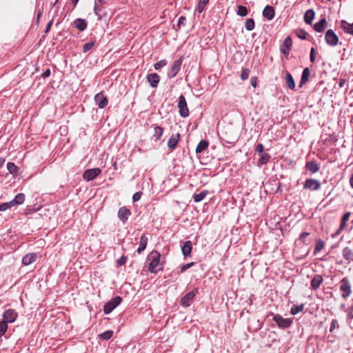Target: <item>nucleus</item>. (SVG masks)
Wrapping results in <instances>:
<instances>
[{
	"instance_id": "f257e3e1",
	"label": "nucleus",
	"mask_w": 353,
	"mask_h": 353,
	"mask_svg": "<svg viewBox=\"0 0 353 353\" xmlns=\"http://www.w3.org/2000/svg\"><path fill=\"white\" fill-rule=\"evenodd\" d=\"M150 261L148 270L152 273H157L163 270V263L161 262V254L157 250H152L148 256Z\"/></svg>"
},
{
	"instance_id": "f03ea898",
	"label": "nucleus",
	"mask_w": 353,
	"mask_h": 353,
	"mask_svg": "<svg viewBox=\"0 0 353 353\" xmlns=\"http://www.w3.org/2000/svg\"><path fill=\"white\" fill-rule=\"evenodd\" d=\"M25 201V195L23 193L17 194L14 199L9 202L0 204V211L3 212L17 205L22 204Z\"/></svg>"
},
{
	"instance_id": "7ed1b4c3",
	"label": "nucleus",
	"mask_w": 353,
	"mask_h": 353,
	"mask_svg": "<svg viewBox=\"0 0 353 353\" xmlns=\"http://www.w3.org/2000/svg\"><path fill=\"white\" fill-rule=\"evenodd\" d=\"M223 139L228 143H234L238 140V136L232 127H228L222 132Z\"/></svg>"
},
{
	"instance_id": "20e7f679",
	"label": "nucleus",
	"mask_w": 353,
	"mask_h": 353,
	"mask_svg": "<svg viewBox=\"0 0 353 353\" xmlns=\"http://www.w3.org/2000/svg\"><path fill=\"white\" fill-rule=\"evenodd\" d=\"M122 301V298L117 296L108 303H106L103 307V312L105 314H110L115 307H117Z\"/></svg>"
},
{
	"instance_id": "39448f33",
	"label": "nucleus",
	"mask_w": 353,
	"mask_h": 353,
	"mask_svg": "<svg viewBox=\"0 0 353 353\" xmlns=\"http://www.w3.org/2000/svg\"><path fill=\"white\" fill-rule=\"evenodd\" d=\"M273 321L276 325L282 329H286L291 326L292 320L290 318H283L280 314H275L273 317Z\"/></svg>"
},
{
	"instance_id": "423d86ee",
	"label": "nucleus",
	"mask_w": 353,
	"mask_h": 353,
	"mask_svg": "<svg viewBox=\"0 0 353 353\" xmlns=\"http://www.w3.org/2000/svg\"><path fill=\"white\" fill-rule=\"evenodd\" d=\"M177 107L179 110V114L182 117H187L189 115V110L185 97L181 94L179 97Z\"/></svg>"
},
{
	"instance_id": "0eeeda50",
	"label": "nucleus",
	"mask_w": 353,
	"mask_h": 353,
	"mask_svg": "<svg viewBox=\"0 0 353 353\" xmlns=\"http://www.w3.org/2000/svg\"><path fill=\"white\" fill-rule=\"evenodd\" d=\"M340 290L342 292V297L346 299L352 293L351 284L347 277H344L341 281Z\"/></svg>"
},
{
	"instance_id": "6e6552de",
	"label": "nucleus",
	"mask_w": 353,
	"mask_h": 353,
	"mask_svg": "<svg viewBox=\"0 0 353 353\" xmlns=\"http://www.w3.org/2000/svg\"><path fill=\"white\" fill-rule=\"evenodd\" d=\"M101 173V170L99 168H92V169H88L84 171L83 174V178L90 181L91 180L94 179L96 177H97Z\"/></svg>"
},
{
	"instance_id": "1a4fd4ad",
	"label": "nucleus",
	"mask_w": 353,
	"mask_h": 353,
	"mask_svg": "<svg viewBox=\"0 0 353 353\" xmlns=\"http://www.w3.org/2000/svg\"><path fill=\"white\" fill-rule=\"evenodd\" d=\"M325 39L327 45L335 46L338 44L339 37L332 30H328L325 35Z\"/></svg>"
},
{
	"instance_id": "9d476101",
	"label": "nucleus",
	"mask_w": 353,
	"mask_h": 353,
	"mask_svg": "<svg viewBox=\"0 0 353 353\" xmlns=\"http://www.w3.org/2000/svg\"><path fill=\"white\" fill-rule=\"evenodd\" d=\"M321 188L319 181L314 179H307L303 184V188L310 190H318Z\"/></svg>"
},
{
	"instance_id": "9b49d317",
	"label": "nucleus",
	"mask_w": 353,
	"mask_h": 353,
	"mask_svg": "<svg viewBox=\"0 0 353 353\" xmlns=\"http://www.w3.org/2000/svg\"><path fill=\"white\" fill-rule=\"evenodd\" d=\"M197 293V290H196V292L191 291L188 293H187L184 296H183L181 299V304L184 307H189L192 303L193 302V300Z\"/></svg>"
},
{
	"instance_id": "f8f14e48",
	"label": "nucleus",
	"mask_w": 353,
	"mask_h": 353,
	"mask_svg": "<svg viewBox=\"0 0 353 353\" xmlns=\"http://www.w3.org/2000/svg\"><path fill=\"white\" fill-rule=\"evenodd\" d=\"M292 45V41L290 37H287L280 46V51L282 54L288 56Z\"/></svg>"
},
{
	"instance_id": "ddd939ff",
	"label": "nucleus",
	"mask_w": 353,
	"mask_h": 353,
	"mask_svg": "<svg viewBox=\"0 0 353 353\" xmlns=\"http://www.w3.org/2000/svg\"><path fill=\"white\" fill-rule=\"evenodd\" d=\"M182 61H183L181 57L174 61L171 67V69L168 73V76L170 78H173L178 74L181 69Z\"/></svg>"
},
{
	"instance_id": "4468645a",
	"label": "nucleus",
	"mask_w": 353,
	"mask_h": 353,
	"mask_svg": "<svg viewBox=\"0 0 353 353\" xmlns=\"http://www.w3.org/2000/svg\"><path fill=\"white\" fill-rule=\"evenodd\" d=\"M17 317V313L14 310L9 309L6 310L3 314V321L6 323H13Z\"/></svg>"
},
{
	"instance_id": "2eb2a0df",
	"label": "nucleus",
	"mask_w": 353,
	"mask_h": 353,
	"mask_svg": "<svg viewBox=\"0 0 353 353\" xmlns=\"http://www.w3.org/2000/svg\"><path fill=\"white\" fill-rule=\"evenodd\" d=\"M94 101L99 108H104L108 103L107 97L102 92H99L94 96Z\"/></svg>"
},
{
	"instance_id": "dca6fc26",
	"label": "nucleus",
	"mask_w": 353,
	"mask_h": 353,
	"mask_svg": "<svg viewBox=\"0 0 353 353\" xmlns=\"http://www.w3.org/2000/svg\"><path fill=\"white\" fill-rule=\"evenodd\" d=\"M131 215L130 210L125 206H123L119 208L118 211V217L122 221L123 223H125L128 219V217Z\"/></svg>"
},
{
	"instance_id": "f3484780",
	"label": "nucleus",
	"mask_w": 353,
	"mask_h": 353,
	"mask_svg": "<svg viewBox=\"0 0 353 353\" xmlns=\"http://www.w3.org/2000/svg\"><path fill=\"white\" fill-rule=\"evenodd\" d=\"M146 79L152 88H157L160 81V77L157 73H151L147 75Z\"/></svg>"
},
{
	"instance_id": "a211bd4d",
	"label": "nucleus",
	"mask_w": 353,
	"mask_h": 353,
	"mask_svg": "<svg viewBox=\"0 0 353 353\" xmlns=\"http://www.w3.org/2000/svg\"><path fill=\"white\" fill-rule=\"evenodd\" d=\"M180 137L181 136H180L179 133L172 134L170 137V138L168 139V146L170 150H174L176 148L177 143L180 139Z\"/></svg>"
},
{
	"instance_id": "6ab92c4d",
	"label": "nucleus",
	"mask_w": 353,
	"mask_h": 353,
	"mask_svg": "<svg viewBox=\"0 0 353 353\" xmlns=\"http://www.w3.org/2000/svg\"><path fill=\"white\" fill-rule=\"evenodd\" d=\"M192 250V244L190 241H185L181 247V252L185 257H188L191 255Z\"/></svg>"
},
{
	"instance_id": "aec40b11",
	"label": "nucleus",
	"mask_w": 353,
	"mask_h": 353,
	"mask_svg": "<svg viewBox=\"0 0 353 353\" xmlns=\"http://www.w3.org/2000/svg\"><path fill=\"white\" fill-rule=\"evenodd\" d=\"M37 256L35 253H28L26 254L22 259V263L25 265H28L34 263L37 260Z\"/></svg>"
},
{
	"instance_id": "412c9836",
	"label": "nucleus",
	"mask_w": 353,
	"mask_h": 353,
	"mask_svg": "<svg viewBox=\"0 0 353 353\" xmlns=\"http://www.w3.org/2000/svg\"><path fill=\"white\" fill-rule=\"evenodd\" d=\"M323 281V279L321 275L316 274L311 281V288L313 290H317L320 288L321 285Z\"/></svg>"
},
{
	"instance_id": "4be33fe9",
	"label": "nucleus",
	"mask_w": 353,
	"mask_h": 353,
	"mask_svg": "<svg viewBox=\"0 0 353 353\" xmlns=\"http://www.w3.org/2000/svg\"><path fill=\"white\" fill-rule=\"evenodd\" d=\"M275 15V12L273 7L266 6L263 10V16L268 20H272Z\"/></svg>"
},
{
	"instance_id": "5701e85b",
	"label": "nucleus",
	"mask_w": 353,
	"mask_h": 353,
	"mask_svg": "<svg viewBox=\"0 0 353 353\" xmlns=\"http://www.w3.org/2000/svg\"><path fill=\"white\" fill-rule=\"evenodd\" d=\"M74 26L76 28H77L79 31H84L88 26V23L85 19L78 18L75 19L73 22Z\"/></svg>"
},
{
	"instance_id": "b1692460",
	"label": "nucleus",
	"mask_w": 353,
	"mask_h": 353,
	"mask_svg": "<svg viewBox=\"0 0 353 353\" xmlns=\"http://www.w3.org/2000/svg\"><path fill=\"white\" fill-rule=\"evenodd\" d=\"M148 239L145 234H142L140 238L139 246L137 250L138 254H141L145 248L148 244Z\"/></svg>"
},
{
	"instance_id": "393cba45",
	"label": "nucleus",
	"mask_w": 353,
	"mask_h": 353,
	"mask_svg": "<svg viewBox=\"0 0 353 353\" xmlns=\"http://www.w3.org/2000/svg\"><path fill=\"white\" fill-rule=\"evenodd\" d=\"M310 74V68H304L303 70V72H302L301 81L299 83V87H302L304 84L306 83V82L309 79Z\"/></svg>"
},
{
	"instance_id": "a878e982",
	"label": "nucleus",
	"mask_w": 353,
	"mask_h": 353,
	"mask_svg": "<svg viewBox=\"0 0 353 353\" xmlns=\"http://www.w3.org/2000/svg\"><path fill=\"white\" fill-rule=\"evenodd\" d=\"M305 168L307 169V170L314 174L319 170L320 167L317 163H316L314 161H307L305 163Z\"/></svg>"
},
{
	"instance_id": "bb28decb",
	"label": "nucleus",
	"mask_w": 353,
	"mask_h": 353,
	"mask_svg": "<svg viewBox=\"0 0 353 353\" xmlns=\"http://www.w3.org/2000/svg\"><path fill=\"white\" fill-rule=\"evenodd\" d=\"M315 17V12L312 9L307 10L304 15V21L307 24H312Z\"/></svg>"
},
{
	"instance_id": "cd10ccee",
	"label": "nucleus",
	"mask_w": 353,
	"mask_h": 353,
	"mask_svg": "<svg viewBox=\"0 0 353 353\" xmlns=\"http://www.w3.org/2000/svg\"><path fill=\"white\" fill-rule=\"evenodd\" d=\"M327 21L325 18H322L319 22L316 23L314 26V29L318 32H322L324 31Z\"/></svg>"
},
{
	"instance_id": "c85d7f7f",
	"label": "nucleus",
	"mask_w": 353,
	"mask_h": 353,
	"mask_svg": "<svg viewBox=\"0 0 353 353\" xmlns=\"http://www.w3.org/2000/svg\"><path fill=\"white\" fill-rule=\"evenodd\" d=\"M341 28L344 30L345 32L353 34V23H349L345 20L341 21Z\"/></svg>"
},
{
	"instance_id": "c756f323",
	"label": "nucleus",
	"mask_w": 353,
	"mask_h": 353,
	"mask_svg": "<svg viewBox=\"0 0 353 353\" xmlns=\"http://www.w3.org/2000/svg\"><path fill=\"white\" fill-rule=\"evenodd\" d=\"M343 256L348 262L353 261V251L346 247L343 250Z\"/></svg>"
},
{
	"instance_id": "7c9ffc66",
	"label": "nucleus",
	"mask_w": 353,
	"mask_h": 353,
	"mask_svg": "<svg viewBox=\"0 0 353 353\" xmlns=\"http://www.w3.org/2000/svg\"><path fill=\"white\" fill-rule=\"evenodd\" d=\"M285 81L288 87L290 90H294L295 88V82L293 79V77L291 75L290 72H286L285 74Z\"/></svg>"
},
{
	"instance_id": "2f4dec72",
	"label": "nucleus",
	"mask_w": 353,
	"mask_h": 353,
	"mask_svg": "<svg viewBox=\"0 0 353 353\" xmlns=\"http://www.w3.org/2000/svg\"><path fill=\"white\" fill-rule=\"evenodd\" d=\"M163 128L159 125H155L154 128L153 137L155 141H159L163 135Z\"/></svg>"
},
{
	"instance_id": "473e14b6",
	"label": "nucleus",
	"mask_w": 353,
	"mask_h": 353,
	"mask_svg": "<svg viewBox=\"0 0 353 353\" xmlns=\"http://www.w3.org/2000/svg\"><path fill=\"white\" fill-rule=\"evenodd\" d=\"M209 145V143L205 140H201L197 145L196 148V153H201L203 152L205 149L208 148Z\"/></svg>"
},
{
	"instance_id": "72a5a7b5",
	"label": "nucleus",
	"mask_w": 353,
	"mask_h": 353,
	"mask_svg": "<svg viewBox=\"0 0 353 353\" xmlns=\"http://www.w3.org/2000/svg\"><path fill=\"white\" fill-rule=\"evenodd\" d=\"M208 194L207 190H203L199 194H195L193 196L194 201L196 203L201 201Z\"/></svg>"
},
{
	"instance_id": "f704fd0d",
	"label": "nucleus",
	"mask_w": 353,
	"mask_h": 353,
	"mask_svg": "<svg viewBox=\"0 0 353 353\" xmlns=\"http://www.w3.org/2000/svg\"><path fill=\"white\" fill-rule=\"evenodd\" d=\"M270 159V155L268 153H261L259 159V163L263 165L266 164Z\"/></svg>"
},
{
	"instance_id": "c9c22d12",
	"label": "nucleus",
	"mask_w": 353,
	"mask_h": 353,
	"mask_svg": "<svg viewBox=\"0 0 353 353\" xmlns=\"http://www.w3.org/2000/svg\"><path fill=\"white\" fill-rule=\"evenodd\" d=\"M113 335V332L112 330H107L104 332L100 334L99 337L101 340H108L112 338Z\"/></svg>"
},
{
	"instance_id": "e433bc0d",
	"label": "nucleus",
	"mask_w": 353,
	"mask_h": 353,
	"mask_svg": "<svg viewBox=\"0 0 353 353\" xmlns=\"http://www.w3.org/2000/svg\"><path fill=\"white\" fill-rule=\"evenodd\" d=\"M304 305H293L290 309V313L293 315L298 314L303 310Z\"/></svg>"
},
{
	"instance_id": "4c0bfd02",
	"label": "nucleus",
	"mask_w": 353,
	"mask_h": 353,
	"mask_svg": "<svg viewBox=\"0 0 353 353\" xmlns=\"http://www.w3.org/2000/svg\"><path fill=\"white\" fill-rule=\"evenodd\" d=\"M255 23L253 19H248L245 23V28L247 30L251 31L254 28Z\"/></svg>"
},
{
	"instance_id": "58836bf2",
	"label": "nucleus",
	"mask_w": 353,
	"mask_h": 353,
	"mask_svg": "<svg viewBox=\"0 0 353 353\" xmlns=\"http://www.w3.org/2000/svg\"><path fill=\"white\" fill-rule=\"evenodd\" d=\"M210 0H199V3L197 5L196 10L199 13H201L205 6L208 3Z\"/></svg>"
},
{
	"instance_id": "ea45409f",
	"label": "nucleus",
	"mask_w": 353,
	"mask_h": 353,
	"mask_svg": "<svg viewBox=\"0 0 353 353\" xmlns=\"http://www.w3.org/2000/svg\"><path fill=\"white\" fill-rule=\"evenodd\" d=\"M236 13L238 15L241 17H245L248 14V9L245 6H239L237 7Z\"/></svg>"
},
{
	"instance_id": "a19ab883",
	"label": "nucleus",
	"mask_w": 353,
	"mask_h": 353,
	"mask_svg": "<svg viewBox=\"0 0 353 353\" xmlns=\"http://www.w3.org/2000/svg\"><path fill=\"white\" fill-rule=\"evenodd\" d=\"M7 169L10 174H14L17 172V166L12 162H8L7 163Z\"/></svg>"
},
{
	"instance_id": "79ce46f5",
	"label": "nucleus",
	"mask_w": 353,
	"mask_h": 353,
	"mask_svg": "<svg viewBox=\"0 0 353 353\" xmlns=\"http://www.w3.org/2000/svg\"><path fill=\"white\" fill-rule=\"evenodd\" d=\"M339 324L336 319H332L330 323V332H334L336 330H339Z\"/></svg>"
},
{
	"instance_id": "37998d69",
	"label": "nucleus",
	"mask_w": 353,
	"mask_h": 353,
	"mask_svg": "<svg viewBox=\"0 0 353 353\" xmlns=\"http://www.w3.org/2000/svg\"><path fill=\"white\" fill-rule=\"evenodd\" d=\"M7 324L8 323H6V321H2L0 322V336L4 335V334L7 331V330H8Z\"/></svg>"
},
{
	"instance_id": "c03bdc74",
	"label": "nucleus",
	"mask_w": 353,
	"mask_h": 353,
	"mask_svg": "<svg viewBox=\"0 0 353 353\" xmlns=\"http://www.w3.org/2000/svg\"><path fill=\"white\" fill-rule=\"evenodd\" d=\"M324 242L322 240H319L316 241V245H315V248H314V252L316 253V252H320L324 247Z\"/></svg>"
},
{
	"instance_id": "a18cd8bd",
	"label": "nucleus",
	"mask_w": 353,
	"mask_h": 353,
	"mask_svg": "<svg viewBox=\"0 0 353 353\" xmlns=\"http://www.w3.org/2000/svg\"><path fill=\"white\" fill-rule=\"evenodd\" d=\"M167 65V61L165 59H162L158 62H157L156 63H154V68L155 70H160L161 68Z\"/></svg>"
},
{
	"instance_id": "49530a36",
	"label": "nucleus",
	"mask_w": 353,
	"mask_h": 353,
	"mask_svg": "<svg viewBox=\"0 0 353 353\" xmlns=\"http://www.w3.org/2000/svg\"><path fill=\"white\" fill-rule=\"evenodd\" d=\"M94 45H95L94 41H90V42L85 43L83 47V52H86L92 50L93 48V47L94 46Z\"/></svg>"
},
{
	"instance_id": "de8ad7c7",
	"label": "nucleus",
	"mask_w": 353,
	"mask_h": 353,
	"mask_svg": "<svg viewBox=\"0 0 353 353\" xmlns=\"http://www.w3.org/2000/svg\"><path fill=\"white\" fill-rule=\"evenodd\" d=\"M250 74V70L248 68H243L241 72V79L245 81L248 79Z\"/></svg>"
},
{
	"instance_id": "09e8293b",
	"label": "nucleus",
	"mask_w": 353,
	"mask_h": 353,
	"mask_svg": "<svg viewBox=\"0 0 353 353\" xmlns=\"http://www.w3.org/2000/svg\"><path fill=\"white\" fill-rule=\"evenodd\" d=\"M194 265V263L191 262V263H186V264H184V265H181V268H180V272L181 273H183L188 269H189L191 267H192Z\"/></svg>"
},
{
	"instance_id": "8fccbe9b",
	"label": "nucleus",
	"mask_w": 353,
	"mask_h": 353,
	"mask_svg": "<svg viewBox=\"0 0 353 353\" xmlns=\"http://www.w3.org/2000/svg\"><path fill=\"white\" fill-rule=\"evenodd\" d=\"M128 261V257L125 256H122L120 259H119L117 261V263L121 266V265H123L126 263Z\"/></svg>"
},
{
	"instance_id": "3c124183",
	"label": "nucleus",
	"mask_w": 353,
	"mask_h": 353,
	"mask_svg": "<svg viewBox=\"0 0 353 353\" xmlns=\"http://www.w3.org/2000/svg\"><path fill=\"white\" fill-rule=\"evenodd\" d=\"M307 35V32L303 30H299V32H297V37L301 39H306Z\"/></svg>"
},
{
	"instance_id": "603ef678",
	"label": "nucleus",
	"mask_w": 353,
	"mask_h": 353,
	"mask_svg": "<svg viewBox=\"0 0 353 353\" xmlns=\"http://www.w3.org/2000/svg\"><path fill=\"white\" fill-rule=\"evenodd\" d=\"M142 196L141 192H135L132 196V201L133 202H137L140 200L141 197Z\"/></svg>"
},
{
	"instance_id": "864d4df0",
	"label": "nucleus",
	"mask_w": 353,
	"mask_h": 353,
	"mask_svg": "<svg viewBox=\"0 0 353 353\" xmlns=\"http://www.w3.org/2000/svg\"><path fill=\"white\" fill-rule=\"evenodd\" d=\"M315 54H316L315 49L314 48H312V49L310 50V61L312 63H314L315 61V59H316Z\"/></svg>"
},
{
	"instance_id": "5fc2aeb1",
	"label": "nucleus",
	"mask_w": 353,
	"mask_h": 353,
	"mask_svg": "<svg viewBox=\"0 0 353 353\" xmlns=\"http://www.w3.org/2000/svg\"><path fill=\"white\" fill-rule=\"evenodd\" d=\"M264 147L262 143H259L256 146V152H259V154H261L263 152Z\"/></svg>"
},
{
	"instance_id": "6e6d98bb",
	"label": "nucleus",
	"mask_w": 353,
	"mask_h": 353,
	"mask_svg": "<svg viewBox=\"0 0 353 353\" xmlns=\"http://www.w3.org/2000/svg\"><path fill=\"white\" fill-rule=\"evenodd\" d=\"M185 20H186V18L185 17H183V16L180 17L178 20V23H177L178 27L180 28V26L181 25H183Z\"/></svg>"
},
{
	"instance_id": "4d7b16f0",
	"label": "nucleus",
	"mask_w": 353,
	"mask_h": 353,
	"mask_svg": "<svg viewBox=\"0 0 353 353\" xmlns=\"http://www.w3.org/2000/svg\"><path fill=\"white\" fill-rule=\"evenodd\" d=\"M251 85L256 88L257 86V78L256 77H252L250 79Z\"/></svg>"
},
{
	"instance_id": "13d9d810",
	"label": "nucleus",
	"mask_w": 353,
	"mask_h": 353,
	"mask_svg": "<svg viewBox=\"0 0 353 353\" xmlns=\"http://www.w3.org/2000/svg\"><path fill=\"white\" fill-rule=\"evenodd\" d=\"M346 228V222L341 220L339 229L337 233H339L341 230H344Z\"/></svg>"
},
{
	"instance_id": "bf43d9fd",
	"label": "nucleus",
	"mask_w": 353,
	"mask_h": 353,
	"mask_svg": "<svg viewBox=\"0 0 353 353\" xmlns=\"http://www.w3.org/2000/svg\"><path fill=\"white\" fill-rule=\"evenodd\" d=\"M347 318L350 319H353V305L348 310Z\"/></svg>"
},
{
	"instance_id": "052dcab7",
	"label": "nucleus",
	"mask_w": 353,
	"mask_h": 353,
	"mask_svg": "<svg viewBox=\"0 0 353 353\" xmlns=\"http://www.w3.org/2000/svg\"><path fill=\"white\" fill-rule=\"evenodd\" d=\"M350 216V212H346L343 214L341 220L347 222L349 220Z\"/></svg>"
},
{
	"instance_id": "680f3d73",
	"label": "nucleus",
	"mask_w": 353,
	"mask_h": 353,
	"mask_svg": "<svg viewBox=\"0 0 353 353\" xmlns=\"http://www.w3.org/2000/svg\"><path fill=\"white\" fill-rule=\"evenodd\" d=\"M309 233L308 232H303L301 235H300V240L302 241H305V239L306 237H307L309 236Z\"/></svg>"
},
{
	"instance_id": "e2e57ef3",
	"label": "nucleus",
	"mask_w": 353,
	"mask_h": 353,
	"mask_svg": "<svg viewBox=\"0 0 353 353\" xmlns=\"http://www.w3.org/2000/svg\"><path fill=\"white\" fill-rule=\"evenodd\" d=\"M52 23H53L52 20L50 21L48 23L46 28V30H45V33H48L50 31V28L52 27Z\"/></svg>"
},
{
	"instance_id": "0e129e2a",
	"label": "nucleus",
	"mask_w": 353,
	"mask_h": 353,
	"mask_svg": "<svg viewBox=\"0 0 353 353\" xmlns=\"http://www.w3.org/2000/svg\"><path fill=\"white\" fill-rule=\"evenodd\" d=\"M50 75V70L47 69L42 74L43 78L48 77Z\"/></svg>"
},
{
	"instance_id": "69168bd1",
	"label": "nucleus",
	"mask_w": 353,
	"mask_h": 353,
	"mask_svg": "<svg viewBox=\"0 0 353 353\" xmlns=\"http://www.w3.org/2000/svg\"><path fill=\"white\" fill-rule=\"evenodd\" d=\"M99 11H100V9L97 6V5L95 4L94 8V12L95 14L99 15Z\"/></svg>"
},
{
	"instance_id": "338daca9",
	"label": "nucleus",
	"mask_w": 353,
	"mask_h": 353,
	"mask_svg": "<svg viewBox=\"0 0 353 353\" xmlns=\"http://www.w3.org/2000/svg\"><path fill=\"white\" fill-rule=\"evenodd\" d=\"M345 83V79H340V81H339V87H340V88L343 87V85H344Z\"/></svg>"
},
{
	"instance_id": "774afa93",
	"label": "nucleus",
	"mask_w": 353,
	"mask_h": 353,
	"mask_svg": "<svg viewBox=\"0 0 353 353\" xmlns=\"http://www.w3.org/2000/svg\"><path fill=\"white\" fill-rule=\"evenodd\" d=\"M350 183L351 187L353 188V174L350 179Z\"/></svg>"
}]
</instances>
